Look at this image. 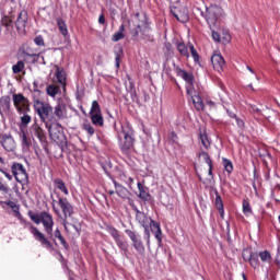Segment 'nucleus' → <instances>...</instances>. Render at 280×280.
<instances>
[{
	"mask_svg": "<svg viewBox=\"0 0 280 280\" xmlns=\"http://www.w3.org/2000/svg\"><path fill=\"white\" fill-rule=\"evenodd\" d=\"M118 145L126 156H129L135 149V130L130 124L121 125V130L118 132Z\"/></svg>",
	"mask_w": 280,
	"mask_h": 280,
	"instance_id": "nucleus-1",
	"label": "nucleus"
},
{
	"mask_svg": "<svg viewBox=\"0 0 280 280\" xmlns=\"http://www.w3.org/2000/svg\"><path fill=\"white\" fill-rule=\"evenodd\" d=\"M20 56L27 65H46L45 57L40 52H36V49L27 44L20 47Z\"/></svg>",
	"mask_w": 280,
	"mask_h": 280,
	"instance_id": "nucleus-2",
	"label": "nucleus"
},
{
	"mask_svg": "<svg viewBox=\"0 0 280 280\" xmlns=\"http://www.w3.org/2000/svg\"><path fill=\"white\" fill-rule=\"evenodd\" d=\"M34 108L40 121L45 124L46 127H49V124L54 121V107H51L49 103L35 101Z\"/></svg>",
	"mask_w": 280,
	"mask_h": 280,
	"instance_id": "nucleus-3",
	"label": "nucleus"
},
{
	"mask_svg": "<svg viewBox=\"0 0 280 280\" xmlns=\"http://www.w3.org/2000/svg\"><path fill=\"white\" fill-rule=\"evenodd\" d=\"M150 32H152V27L150 26V21L145 19L142 24H138L133 27L130 31V34L133 40H139V38H142V40H150Z\"/></svg>",
	"mask_w": 280,
	"mask_h": 280,
	"instance_id": "nucleus-4",
	"label": "nucleus"
},
{
	"mask_svg": "<svg viewBox=\"0 0 280 280\" xmlns=\"http://www.w3.org/2000/svg\"><path fill=\"white\" fill-rule=\"evenodd\" d=\"M26 226H28L30 233L33 234V237L36 242L40 243V246L43 248H46V250H54V244H51V241L45 236V234L40 231H38V228L34 226L31 222L25 223Z\"/></svg>",
	"mask_w": 280,
	"mask_h": 280,
	"instance_id": "nucleus-5",
	"label": "nucleus"
},
{
	"mask_svg": "<svg viewBox=\"0 0 280 280\" xmlns=\"http://www.w3.org/2000/svg\"><path fill=\"white\" fill-rule=\"evenodd\" d=\"M224 15V10L222 7L218 4H211L210 7L206 8V21L211 30L215 23L219 22L220 19Z\"/></svg>",
	"mask_w": 280,
	"mask_h": 280,
	"instance_id": "nucleus-6",
	"label": "nucleus"
},
{
	"mask_svg": "<svg viewBox=\"0 0 280 280\" xmlns=\"http://www.w3.org/2000/svg\"><path fill=\"white\" fill-rule=\"evenodd\" d=\"M49 137L55 143H66L67 137L65 136V131L62 130V126L58 122H49L48 127H46Z\"/></svg>",
	"mask_w": 280,
	"mask_h": 280,
	"instance_id": "nucleus-7",
	"label": "nucleus"
},
{
	"mask_svg": "<svg viewBox=\"0 0 280 280\" xmlns=\"http://www.w3.org/2000/svg\"><path fill=\"white\" fill-rule=\"evenodd\" d=\"M13 106L20 115L23 113H30V100L22 93H14L12 95Z\"/></svg>",
	"mask_w": 280,
	"mask_h": 280,
	"instance_id": "nucleus-8",
	"label": "nucleus"
},
{
	"mask_svg": "<svg viewBox=\"0 0 280 280\" xmlns=\"http://www.w3.org/2000/svg\"><path fill=\"white\" fill-rule=\"evenodd\" d=\"M11 172L16 180V183H20L21 185H26L30 180V175L27 174V171L25 170V166L21 163H13L11 166Z\"/></svg>",
	"mask_w": 280,
	"mask_h": 280,
	"instance_id": "nucleus-9",
	"label": "nucleus"
},
{
	"mask_svg": "<svg viewBox=\"0 0 280 280\" xmlns=\"http://www.w3.org/2000/svg\"><path fill=\"white\" fill-rule=\"evenodd\" d=\"M58 205L63 213L62 225L65 231H67V224H69L67 218H71L73 215V206L69 202V199L62 197H59Z\"/></svg>",
	"mask_w": 280,
	"mask_h": 280,
	"instance_id": "nucleus-10",
	"label": "nucleus"
},
{
	"mask_svg": "<svg viewBox=\"0 0 280 280\" xmlns=\"http://www.w3.org/2000/svg\"><path fill=\"white\" fill-rule=\"evenodd\" d=\"M171 14H173L179 23H187V21H189V9L179 3H177V5H171Z\"/></svg>",
	"mask_w": 280,
	"mask_h": 280,
	"instance_id": "nucleus-11",
	"label": "nucleus"
},
{
	"mask_svg": "<svg viewBox=\"0 0 280 280\" xmlns=\"http://www.w3.org/2000/svg\"><path fill=\"white\" fill-rule=\"evenodd\" d=\"M242 257L244 261H247L249 266L254 268V270H257L261 262H259V252H253L250 249H244Z\"/></svg>",
	"mask_w": 280,
	"mask_h": 280,
	"instance_id": "nucleus-12",
	"label": "nucleus"
},
{
	"mask_svg": "<svg viewBox=\"0 0 280 280\" xmlns=\"http://www.w3.org/2000/svg\"><path fill=\"white\" fill-rule=\"evenodd\" d=\"M42 224L48 237L54 238V217L49 212H42Z\"/></svg>",
	"mask_w": 280,
	"mask_h": 280,
	"instance_id": "nucleus-13",
	"label": "nucleus"
},
{
	"mask_svg": "<svg viewBox=\"0 0 280 280\" xmlns=\"http://www.w3.org/2000/svg\"><path fill=\"white\" fill-rule=\"evenodd\" d=\"M0 144L5 152H14V150H16L14 138L8 133H0Z\"/></svg>",
	"mask_w": 280,
	"mask_h": 280,
	"instance_id": "nucleus-14",
	"label": "nucleus"
},
{
	"mask_svg": "<svg viewBox=\"0 0 280 280\" xmlns=\"http://www.w3.org/2000/svg\"><path fill=\"white\" fill-rule=\"evenodd\" d=\"M103 170H104L105 174L110 178L112 183L114 184L117 196L119 198H122V200H126V198H128V195L130 194V191L126 187H124V185L117 183V180H115L113 178V176H110V173H108V170H106V166H103Z\"/></svg>",
	"mask_w": 280,
	"mask_h": 280,
	"instance_id": "nucleus-15",
	"label": "nucleus"
},
{
	"mask_svg": "<svg viewBox=\"0 0 280 280\" xmlns=\"http://www.w3.org/2000/svg\"><path fill=\"white\" fill-rule=\"evenodd\" d=\"M28 15H27V11L22 10L16 19L15 22V27L18 30V32H20L21 34H23V32H25V27H27V21H28Z\"/></svg>",
	"mask_w": 280,
	"mask_h": 280,
	"instance_id": "nucleus-16",
	"label": "nucleus"
},
{
	"mask_svg": "<svg viewBox=\"0 0 280 280\" xmlns=\"http://www.w3.org/2000/svg\"><path fill=\"white\" fill-rule=\"evenodd\" d=\"M12 106V100L10 96L4 95L0 97V115L3 117L4 115H10V108Z\"/></svg>",
	"mask_w": 280,
	"mask_h": 280,
	"instance_id": "nucleus-17",
	"label": "nucleus"
},
{
	"mask_svg": "<svg viewBox=\"0 0 280 280\" xmlns=\"http://www.w3.org/2000/svg\"><path fill=\"white\" fill-rule=\"evenodd\" d=\"M211 63L213 66V69L220 72V71H223L226 65V61L224 60V57H222L221 54H214L211 57Z\"/></svg>",
	"mask_w": 280,
	"mask_h": 280,
	"instance_id": "nucleus-18",
	"label": "nucleus"
},
{
	"mask_svg": "<svg viewBox=\"0 0 280 280\" xmlns=\"http://www.w3.org/2000/svg\"><path fill=\"white\" fill-rule=\"evenodd\" d=\"M139 194L137 195L140 200L143 202H150L152 200V195H150V188L145 187L141 182H138L137 184Z\"/></svg>",
	"mask_w": 280,
	"mask_h": 280,
	"instance_id": "nucleus-19",
	"label": "nucleus"
},
{
	"mask_svg": "<svg viewBox=\"0 0 280 280\" xmlns=\"http://www.w3.org/2000/svg\"><path fill=\"white\" fill-rule=\"evenodd\" d=\"M136 211V220L138 222V224H140V226H142L143 229H148L150 228V218H148L147 214H144V212L140 211L139 208H135Z\"/></svg>",
	"mask_w": 280,
	"mask_h": 280,
	"instance_id": "nucleus-20",
	"label": "nucleus"
},
{
	"mask_svg": "<svg viewBox=\"0 0 280 280\" xmlns=\"http://www.w3.org/2000/svg\"><path fill=\"white\" fill-rule=\"evenodd\" d=\"M55 75L57 82L62 86V90L67 91V72L62 68L57 67Z\"/></svg>",
	"mask_w": 280,
	"mask_h": 280,
	"instance_id": "nucleus-21",
	"label": "nucleus"
},
{
	"mask_svg": "<svg viewBox=\"0 0 280 280\" xmlns=\"http://www.w3.org/2000/svg\"><path fill=\"white\" fill-rule=\"evenodd\" d=\"M14 28V22L12 21V19H10V16L4 15L1 19V23H0V32H12V30Z\"/></svg>",
	"mask_w": 280,
	"mask_h": 280,
	"instance_id": "nucleus-22",
	"label": "nucleus"
},
{
	"mask_svg": "<svg viewBox=\"0 0 280 280\" xmlns=\"http://www.w3.org/2000/svg\"><path fill=\"white\" fill-rule=\"evenodd\" d=\"M49 240H51V242H55V244H56V240H59L61 246H63L66 250H69V243H67V240H65V236H62L60 229L57 228L55 232H52V238L49 237Z\"/></svg>",
	"mask_w": 280,
	"mask_h": 280,
	"instance_id": "nucleus-23",
	"label": "nucleus"
},
{
	"mask_svg": "<svg viewBox=\"0 0 280 280\" xmlns=\"http://www.w3.org/2000/svg\"><path fill=\"white\" fill-rule=\"evenodd\" d=\"M31 135L33 137H36L38 141H45V131L43 130V128H40V126H38V124L32 125Z\"/></svg>",
	"mask_w": 280,
	"mask_h": 280,
	"instance_id": "nucleus-24",
	"label": "nucleus"
},
{
	"mask_svg": "<svg viewBox=\"0 0 280 280\" xmlns=\"http://www.w3.org/2000/svg\"><path fill=\"white\" fill-rule=\"evenodd\" d=\"M214 196H215V208L219 211V214L222 219H224V202L222 201V197L218 189L214 188Z\"/></svg>",
	"mask_w": 280,
	"mask_h": 280,
	"instance_id": "nucleus-25",
	"label": "nucleus"
},
{
	"mask_svg": "<svg viewBox=\"0 0 280 280\" xmlns=\"http://www.w3.org/2000/svg\"><path fill=\"white\" fill-rule=\"evenodd\" d=\"M176 74L182 78V80H184L185 82H187L188 84H194V74L177 68L176 69Z\"/></svg>",
	"mask_w": 280,
	"mask_h": 280,
	"instance_id": "nucleus-26",
	"label": "nucleus"
},
{
	"mask_svg": "<svg viewBox=\"0 0 280 280\" xmlns=\"http://www.w3.org/2000/svg\"><path fill=\"white\" fill-rule=\"evenodd\" d=\"M126 235H128L129 240L132 242V246L141 242V235L132 230H125Z\"/></svg>",
	"mask_w": 280,
	"mask_h": 280,
	"instance_id": "nucleus-27",
	"label": "nucleus"
},
{
	"mask_svg": "<svg viewBox=\"0 0 280 280\" xmlns=\"http://www.w3.org/2000/svg\"><path fill=\"white\" fill-rule=\"evenodd\" d=\"M192 104L196 110H205V103H202V97H200V94H195L192 96Z\"/></svg>",
	"mask_w": 280,
	"mask_h": 280,
	"instance_id": "nucleus-28",
	"label": "nucleus"
},
{
	"mask_svg": "<svg viewBox=\"0 0 280 280\" xmlns=\"http://www.w3.org/2000/svg\"><path fill=\"white\" fill-rule=\"evenodd\" d=\"M91 121L94 126H104V117L102 114H90Z\"/></svg>",
	"mask_w": 280,
	"mask_h": 280,
	"instance_id": "nucleus-29",
	"label": "nucleus"
},
{
	"mask_svg": "<svg viewBox=\"0 0 280 280\" xmlns=\"http://www.w3.org/2000/svg\"><path fill=\"white\" fill-rule=\"evenodd\" d=\"M177 50L184 58H189V47L185 43L179 42L176 44Z\"/></svg>",
	"mask_w": 280,
	"mask_h": 280,
	"instance_id": "nucleus-30",
	"label": "nucleus"
},
{
	"mask_svg": "<svg viewBox=\"0 0 280 280\" xmlns=\"http://www.w3.org/2000/svg\"><path fill=\"white\" fill-rule=\"evenodd\" d=\"M115 244L118 246L119 250H121L125 257H128V243H126L121 237L115 241Z\"/></svg>",
	"mask_w": 280,
	"mask_h": 280,
	"instance_id": "nucleus-31",
	"label": "nucleus"
},
{
	"mask_svg": "<svg viewBox=\"0 0 280 280\" xmlns=\"http://www.w3.org/2000/svg\"><path fill=\"white\" fill-rule=\"evenodd\" d=\"M258 257L262 264H270L272 261V255L269 250L258 252Z\"/></svg>",
	"mask_w": 280,
	"mask_h": 280,
	"instance_id": "nucleus-32",
	"label": "nucleus"
},
{
	"mask_svg": "<svg viewBox=\"0 0 280 280\" xmlns=\"http://www.w3.org/2000/svg\"><path fill=\"white\" fill-rule=\"evenodd\" d=\"M188 47H189L190 56H191L195 65L200 66V55L198 54V50H196V47H194V44H191V43H188Z\"/></svg>",
	"mask_w": 280,
	"mask_h": 280,
	"instance_id": "nucleus-33",
	"label": "nucleus"
},
{
	"mask_svg": "<svg viewBox=\"0 0 280 280\" xmlns=\"http://www.w3.org/2000/svg\"><path fill=\"white\" fill-rule=\"evenodd\" d=\"M57 25L62 36H69V28L67 27V23L65 22V20L57 19Z\"/></svg>",
	"mask_w": 280,
	"mask_h": 280,
	"instance_id": "nucleus-34",
	"label": "nucleus"
},
{
	"mask_svg": "<svg viewBox=\"0 0 280 280\" xmlns=\"http://www.w3.org/2000/svg\"><path fill=\"white\" fill-rule=\"evenodd\" d=\"M20 119H21V124H20L21 130H24V128H27V126H30V124L32 122V116H30L27 113H23Z\"/></svg>",
	"mask_w": 280,
	"mask_h": 280,
	"instance_id": "nucleus-35",
	"label": "nucleus"
},
{
	"mask_svg": "<svg viewBox=\"0 0 280 280\" xmlns=\"http://www.w3.org/2000/svg\"><path fill=\"white\" fill-rule=\"evenodd\" d=\"M0 203L7 205V207H10L12 209L13 213H16V215H21V208L16 202L12 200H7V201H0Z\"/></svg>",
	"mask_w": 280,
	"mask_h": 280,
	"instance_id": "nucleus-36",
	"label": "nucleus"
},
{
	"mask_svg": "<svg viewBox=\"0 0 280 280\" xmlns=\"http://www.w3.org/2000/svg\"><path fill=\"white\" fill-rule=\"evenodd\" d=\"M46 93L49 97H56L60 93V88L56 84H50L46 88Z\"/></svg>",
	"mask_w": 280,
	"mask_h": 280,
	"instance_id": "nucleus-37",
	"label": "nucleus"
},
{
	"mask_svg": "<svg viewBox=\"0 0 280 280\" xmlns=\"http://www.w3.org/2000/svg\"><path fill=\"white\" fill-rule=\"evenodd\" d=\"M106 231L113 237L114 242H116V240H119V237H121V234L119 233V230H117L113 225H107Z\"/></svg>",
	"mask_w": 280,
	"mask_h": 280,
	"instance_id": "nucleus-38",
	"label": "nucleus"
},
{
	"mask_svg": "<svg viewBox=\"0 0 280 280\" xmlns=\"http://www.w3.org/2000/svg\"><path fill=\"white\" fill-rule=\"evenodd\" d=\"M55 185L57 189H59V191H62V194H65V196H69V189H67V185L62 179L60 178L55 179Z\"/></svg>",
	"mask_w": 280,
	"mask_h": 280,
	"instance_id": "nucleus-39",
	"label": "nucleus"
},
{
	"mask_svg": "<svg viewBox=\"0 0 280 280\" xmlns=\"http://www.w3.org/2000/svg\"><path fill=\"white\" fill-rule=\"evenodd\" d=\"M20 137L22 139L23 150H30V145H32V142L30 141V138H27V133H25V130L21 131Z\"/></svg>",
	"mask_w": 280,
	"mask_h": 280,
	"instance_id": "nucleus-40",
	"label": "nucleus"
},
{
	"mask_svg": "<svg viewBox=\"0 0 280 280\" xmlns=\"http://www.w3.org/2000/svg\"><path fill=\"white\" fill-rule=\"evenodd\" d=\"M65 105L62 104H57L55 106L54 115L58 117V119H65Z\"/></svg>",
	"mask_w": 280,
	"mask_h": 280,
	"instance_id": "nucleus-41",
	"label": "nucleus"
},
{
	"mask_svg": "<svg viewBox=\"0 0 280 280\" xmlns=\"http://www.w3.org/2000/svg\"><path fill=\"white\" fill-rule=\"evenodd\" d=\"M0 191L4 196V198H11L12 197V189L8 187L3 182L0 180Z\"/></svg>",
	"mask_w": 280,
	"mask_h": 280,
	"instance_id": "nucleus-42",
	"label": "nucleus"
},
{
	"mask_svg": "<svg viewBox=\"0 0 280 280\" xmlns=\"http://www.w3.org/2000/svg\"><path fill=\"white\" fill-rule=\"evenodd\" d=\"M243 213L246 218L253 215V208H250V203L246 199L243 200Z\"/></svg>",
	"mask_w": 280,
	"mask_h": 280,
	"instance_id": "nucleus-43",
	"label": "nucleus"
},
{
	"mask_svg": "<svg viewBox=\"0 0 280 280\" xmlns=\"http://www.w3.org/2000/svg\"><path fill=\"white\" fill-rule=\"evenodd\" d=\"M28 217L32 220V222H34L35 224H42L43 212L35 214L32 211H28Z\"/></svg>",
	"mask_w": 280,
	"mask_h": 280,
	"instance_id": "nucleus-44",
	"label": "nucleus"
},
{
	"mask_svg": "<svg viewBox=\"0 0 280 280\" xmlns=\"http://www.w3.org/2000/svg\"><path fill=\"white\" fill-rule=\"evenodd\" d=\"M222 163H223V167H224L225 172H228V174H232L233 173V162L226 158H222Z\"/></svg>",
	"mask_w": 280,
	"mask_h": 280,
	"instance_id": "nucleus-45",
	"label": "nucleus"
},
{
	"mask_svg": "<svg viewBox=\"0 0 280 280\" xmlns=\"http://www.w3.org/2000/svg\"><path fill=\"white\" fill-rule=\"evenodd\" d=\"M98 114H102V107H100V103L97 101H93L90 115H98Z\"/></svg>",
	"mask_w": 280,
	"mask_h": 280,
	"instance_id": "nucleus-46",
	"label": "nucleus"
},
{
	"mask_svg": "<svg viewBox=\"0 0 280 280\" xmlns=\"http://www.w3.org/2000/svg\"><path fill=\"white\" fill-rule=\"evenodd\" d=\"M23 69H25V62H23V60L18 61L16 65H13V67H12V71L15 74L21 73V71H23Z\"/></svg>",
	"mask_w": 280,
	"mask_h": 280,
	"instance_id": "nucleus-47",
	"label": "nucleus"
},
{
	"mask_svg": "<svg viewBox=\"0 0 280 280\" xmlns=\"http://www.w3.org/2000/svg\"><path fill=\"white\" fill-rule=\"evenodd\" d=\"M199 139H200L203 148H206V150H209L211 142L209 141V137L207 136V133H200Z\"/></svg>",
	"mask_w": 280,
	"mask_h": 280,
	"instance_id": "nucleus-48",
	"label": "nucleus"
},
{
	"mask_svg": "<svg viewBox=\"0 0 280 280\" xmlns=\"http://www.w3.org/2000/svg\"><path fill=\"white\" fill-rule=\"evenodd\" d=\"M133 248L139 255H145V246L143 245V241H139L138 243H136L133 245Z\"/></svg>",
	"mask_w": 280,
	"mask_h": 280,
	"instance_id": "nucleus-49",
	"label": "nucleus"
},
{
	"mask_svg": "<svg viewBox=\"0 0 280 280\" xmlns=\"http://www.w3.org/2000/svg\"><path fill=\"white\" fill-rule=\"evenodd\" d=\"M82 129L89 135V137H93L95 135V128H93V125L84 122L82 125Z\"/></svg>",
	"mask_w": 280,
	"mask_h": 280,
	"instance_id": "nucleus-50",
	"label": "nucleus"
},
{
	"mask_svg": "<svg viewBox=\"0 0 280 280\" xmlns=\"http://www.w3.org/2000/svg\"><path fill=\"white\" fill-rule=\"evenodd\" d=\"M199 156L203 159L205 163H207L208 166L213 165V161H211V156H209V153L207 151L199 152Z\"/></svg>",
	"mask_w": 280,
	"mask_h": 280,
	"instance_id": "nucleus-51",
	"label": "nucleus"
},
{
	"mask_svg": "<svg viewBox=\"0 0 280 280\" xmlns=\"http://www.w3.org/2000/svg\"><path fill=\"white\" fill-rule=\"evenodd\" d=\"M124 38H126V35L121 32H116L113 37H112V40L113 43H119V40H124Z\"/></svg>",
	"mask_w": 280,
	"mask_h": 280,
	"instance_id": "nucleus-52",
	"label": "nucleus"
},
{
	"mask_svg": "<svg viewBox=\"0 0 280 280\" xmlns=\"http://www.w3.org/2000/svg\"><path fill=\"white\" fill-rule=\"evenodd\" d=\"M151 232L154 233V231H159L161 229V223L150 219V224H149Z\"/></svg>",
	"mask_w": 280,
	"mask_h": 280,
	"instance_id": "nucleus-53",
	"label": "nucleus"
},
{
	"mask_svg": "<svg viewBox=\"0 0 280 280\" xmlns=\"http://www.w3.org/2000/svg\"><path fill=\"white\" fill-rule=\"evenodd\" d=\"M34 43L37 45V47H45V38H43V35L36 36L34 38Z\"/></svg>",
	"mask_w": 280,
	"mask_h": 280,
	"instance_id": "nucleus-54",
	"label": "nucleus"
},
{
	"mask_svg": "<svg viewBox=\"0 0 280 280\" xmlns=\"http://www.w3.org/2000/svg\"><path fill=\"white\" fill-rule=\"evenodd\" d=\"M154 237L158 241V244H162L163 243V232L160 230H155L154 232Z\"/></svg>",
	"mask_w": 280,
	"mask_h": 280,
	"instance_id": "nucleus-55",
	"label": "nucleus"
},
{
	"mask_svg": "<svg viewBox=\"0 0 280 280\" xmlns=\"http://www.w3.org/2000/svg\"><path fill=\"white\" fill-rule=\"evenodd\" d=\"M143 237L147 242V246L150 248V228H144Z\"/></svg>",
	"mask_w": 280,
	"mask_h": 280,
	"instance_id": "nucleus-56",
	"label": "nucleus"
},
{
	"mask_svg": "<svg viewBox=\"0 0 280 280\" xmlns=\"http://www.w3.org/2000/svg\"><path fill=\"white\" fill-rule=\"evenodd\" d=\"M1 174H3L5 176V178H8V180H12L13 178V174H10V171L5 170V168H0Z\"/></svg>",
	"mask_w": 280,
	"mask_h": 280,
	"instance_id": "nucleus-57",
	"label": "nucleus"
},
{
	"mask_svg": "<svg viewBox=\"0 0 280 280\" xmlns=\"http://www.w3.org/2000/svg\"><path fill=\"white\" fill-rule=\"evenodd\" d=\"M235 120H236V126H237L238 128H241V130H243V128L246 126V124L244 122V120H243L242 118L237 117V116H236Z\"/></svg>",
	"mask_w": 280,
	"mask_h": 280,
	"instance_id": "nucleus-58",
	"label": "nucleus"
},
{
	"mask_svg": "<svg viewBox=\"0 0 280 280\" xmlns=\"http://www.w3.org/2000/svg\"><path fill=\"white\" fill-rule=\"evenodd\" d=\"M223 43H231V34L229 32H223Z\"/></svg>",
	"mask_w": 280,
	"mask_h": 280,
	"instance_id": "nucleus-59",
	"label": "nucleus"
},
{
	"mask_svg": "<svg viewBox=\"0 0 280 280\" xmlns=\"http://www.w3.org/2000/svg\"><path fill=\"white\" fill-rule=\"evenodd\" d=\"M212 38H213V40H215V43H220V40H221L220 33L212 31Z\"/></svg>",
	"mask_w": 280,
	"mask_h": 280,
	"instance_id": "nucleus-60",
	"label": "nucleus"
},
{
	"mask_svg": "<svg viewBox=\"0 0 280 280\" xmlns=\"http://www.w3.org/2000/svg\"><path fill=\"white\" fill-rule=\"evenodd\" d=\"M125 183H126V185H128V187H129L130 189H132V185H133V183H135V179H133L132 177H127V178L125 179Z\"/></svg>",
	"mask_w": 280,
	"mask_h": 280,
	"instance_id": "nucleus-61",
	"label": "nucleus"
},
{
	"mask_svg": "<svg viewBox=\"0 0 280 280\" xmlns=\"http://www.w3.org/2000/svg\"><path fill=\"white\" fill-rule=\"evenodd\" d=\"M250 112L261 115V109H259V107H256L255 105H250Z\"/></svg>",
	"mask_w": 280,
	"mask_h": 280,
	"instance_id": "nucleus-62",
	"label": "nucleus"
},
{
	"mask_svg": "<svg viewBox=\"0 0 280 280\" xmlns=\"http://www.w3.org/2000/svg\"><path fill=\"white\" fill-rule=\"evenodd\" d=\"M98 23H100V25H104L106 23V18L104 16V13H102L98 16Z\"/></svg>",
	"mask_w": 280,
	"mask_h": 280,
	"instance_id": "nucleus-63",
	"label": "nucleus"
},
{
	"mask_svg": "<svg viewBox=\"0 0 280 280\" xmlns=\"http://www.w3.org/2000/svg\"><path fill=\"white\" fill-rule=\"evenodd\" d=\"M275 264H276V266H278V268H280V254H277Z\"/></svg>",
	"mask_w": 280,
	"mask_h": 280,
	"instance_id": "nucleus-64",
	"label": "nucleus"
}]
</instances>
